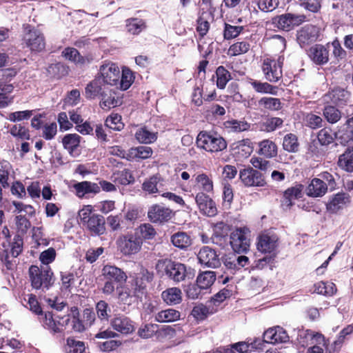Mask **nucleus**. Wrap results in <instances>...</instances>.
Here are the masks:
<instances>
[{"label":"nucleus","instance_id":"1","mask_svg":"<svg viewBox=\"0 0 353 353\" xmlns=\"http://www.w3.org/2000/svg\"><path fill=\"white\" fill-rule=\"evenodd\" d=\"M92 205H85L79 212L80 223L92 236H100L105 232V218L92 212Z\"/></svg>","mask_w":353,"mask_h":353},{"label":"nucleus","instance_id":"2","mask_svg":"<svg viewBox=\"0 0 353 353\" xmlns=\"http://www.w3.org/2000/svg\"><path fill=\"white\" fill-rule=\"evenodd\" d=\"M28 274L31 285L35 290L45 292L54 283L53 272L49 266L31 265Z\"/></svg>","mask_w":353,"mask_h":353},{"label":"nucleus","instance_id":"3","mask_svg":"<svg viewBox=\"0 0 353 353\" xmlns=\"http://www.w3.org/2000/svg\"><path fill=\"white\" fill-rule=\"evenodd\" d=\"M199 148L209 152H218L227 148L225 140L217 134L201 131L196 137Z\"/></svg>","mask_w":353,"mask_h":353},{"label":"nucleus","instance_id":"4","mask_svg":"<svg viewBox=\"0 0 353 353\" xmlns=\"http://www.w3.org/2000/svg\"><path fill=\"white\" fill-rule=\"evenodd\" d=\"M157 269L163 270L165 274L174 282L183 281L187 273L184 264L168 259L159 261Z\"/></svg>","mask_w":353,"mask_h":353},{"label":"nucleus","instance_id":"5","mask_svg":"<svg viewBox=\"0 0 353 353\" xmlns=\"http://www.w3.org/2000/svg\"><path fill=\"white\" fill-rule=\"evenodd\" d=\"M283 61L284 58L282 56H279L276 60L270 58L264 59L262 70L266 80L270 82L275 83L282 78Z\"/></svg>","mask_w":353,"mask_h":353},{"label":"nucleus","instance_id":"6","mask_svg":"<svg viewBox=\"0 0 353 353\" xmlns=\"http://www.w3.org/2000/svg\"><path fill=\"white\" fill-rule=\"evenodd\" d=\"M40 316V321L43 326L52 334L61 332L63 327L68 325L70 321L68 316L60 317L51 312H46L44 314L42 312Z\"/></svg>","mask_w":353,"mask_h":353},{"label":"nucleus","instance_id":"7","mask_svg":"<svg viewBox=\"0 0 353 353\" xmlns=\"http://www.w3.org/2000/svg\"><path fill=\"white\" fill-rule=\"evenodd\" d=\"M117 243L121 253L124 255H131L140 251L143 241L137 235L127 234L119 237Z\"/></svg>","mask_w":353,"mask_h":353},{"label":"nucleus","instance_id":"8","mask_svg":"<svg viewBox=\"0 0 353 353\" xmlns=\"http://www.w3.org/2000/svg\"><path fill=\"white\" fill-rule=\"evenodd\" d=\"M305 20L304 15L287 13L272 18V23L274 27L288 32L301 24Z\"/></svg>","mask_w":353,"mask_h":353},{"label":"nucleus","instance_id":"9","mask_svg":"<svg viewBox=\"0 0 353 353\" xmlns=\"http://www.w3.org/2000/svg\"><path fill=\"white\" fill-rule=\"evenodd\" d=\"M239 179L246 187H263L266 184L264 175L251 167L241 170Z\"/></svg>","mask_w":353,"mask_h":353},{"label":"nucleus","instance_id":"10","mask_svg":"<svg viewBox=\"0 0 353 353\" xmlns=\"http://www.w3.org/2000/svg\"><path fill=\"white\" fill-rule=\"evenodd\" d=\"M100 76H98L109 87L117 85L120 79V70L114 63H106L100 67Z\"/></svg>","mask_w":353,"mask_h":353},{"label":"nucleus","instance_id":"11","mask_svg":"<svg viewBox=\"0 0 353 353\" xmlns=\"http://www.w3.org/2000/svg\"><path fill=\"white\" fill-rule=\"evenodd\" d=\"M23 41L32 51L40 52L45 48L46 42L43 33L33 28L28 30L23 36Z\"/></svg>","mask_w":353,"mask_h":353},{"label":"nucleus","instance_id":"12","mask_svg":"<svg viewBox=\"0 0 353 353\" xmlns=\"http://www.w3.org/2000/svg\"><path fill=\"white\" fill-rule=\"evenodd\" d=\"M229 243L236 253H245L249 250L250 239L246 236L241 228L231 232Z\"/></svg>","mask_w":353,"mask_h":353},{"label":"nucleus","instance_id":"13","mask_svg":"<svg viewBox=\"0 0 353 353\" xmlns=\"http://www.w3.org/2000/svg\"><path fill=\"white\" fill-rule=\"evenodd\" d=\"M172 216V211L162 205L155 204L152 205L148 212V217L150 221L155 223H163L168 222Z\"/></svg>","mask_w":353,"mask_h":353},{"label":"nucleus","instance_id":"14","mask_svg":"<svg viewBox=\"0 0 353 353\" xmlns=\"http://www.w3.org/2000/svg\"><path fill=\"white\" fill-rule=\"evenodd\" d=\"M320 30L317 26L307 24L297 31V41L301 47L315 42L319 37Z\"/></svg>","mask_w":353,"mask_h":353},{"label":"nucleus","instance_id":"15","mask_svg":"<svg viewBox=\"0 0 353 353\" xmlns=\"http://www.w3.org/2000/svg\"><path fill=\"white\" fill-rule=\"evenodd\" d=\"M230 231V227L228 224L223 221L215 223L213 226V234L211 237L212 243L224 248L229 242L228 234Z\"/></svg>","mask_w":353,"mask_h":353},{"label":"nucleus","instance_id":"16","mask_svg":"<svg viewBox=\"0 0 353 353\" xmlns=\"http://www.w3.org/2000/svg\"><path fill=\"white\" fill-rule=\"evenodd\" d=\"M279 237L272 232L262 234L259 237L257 249L264 253L274 254V252L278 247Z\"/></svg>","mask_w":353,"mask_h":353},{"label":"nucleus","instance_id":"17","mask_svg":"<svg viewBox=\"0 0 353 353\" xmlns=\"http://www.w3.org/2000/svg\"><path fill=\"white\" fill-rule=\"evenodd\" d=\"M110 325L114 330L125 335L132 334L135 330L134 323L123 314L114 315Z\"/></svg>","mask_w":353,"mask_h":353},{"label":"nucleus","instance_id":"18","mask_svg":"<svg viewBox=\"0 0 353 353\" xmlns=\"http://www.w3.org/2000/svg\"><path fill=\"white\" fill-rule=\"evenodd\" d=\"M266 343L277 344L289 341L290 336L287 332L281 326H274L265 330L263 333Z\"/></svg>","mask_w":353,"mask_h":353},{"label":"nucleus","instance_id":"19","mask_svg":"<svg viewBox=\"0 0 353 353\" xmlns=\"http://www.w3.org/2000/svg\"><path fill=\"white\" fill-rule=\"evenodd\" d=\"M329 45L315 44L310 47L307 52L310 59L316 65L326 64L329 61Z\"/></svg>","mask_w":353,"mask_h":353},{"label":"nucleus","instance_id":"20","mask_svg":"<svg viewBox=\"0 0 353 353\" xmlns=\"http://www.w3.org/2000/svg\"><path fill=\"white\" fill-rule=\"evenodd\" d=\"M197 258L201 265L208 268H215L220 265V260L216 252L208 246H204L200 250Z\"/></svg>","mask_w":353,"mask_h":353},{"label":"nucleus","instance_id":"21","mask_svg":"<svg viewBox=\"0 0 353 353\" xmlns=\"http://www.w3.org/2000/svg\"><path fill=\"white\" fill-rule=\"evenodd\" d=\"M196 203L200 211L208 216H214L217 209L213 200L203 192H199L195 196Z\"/></svg>","mask_w":353,"mask_h":353},{"label":"nucleus","instance_id":"22","mask_svg":"<svg viewBox=\"0 0 353 353\" xmlns=\"http://www.w3.org/2000/svg\"><path fill=\"white\" fill-rule=\"evenodd\" d=\"M108 87V86L103 81V79L97 77L86 85L85 88V97L88 99H94L97 97L101 98L102 94Z\"/></svg>","mask_w":353,"mask_h":353},{"label":"nucleus","instance_id":"23","mask_svg":"<svg viewBox=\"0 0 353 353\" xmlns=\"http://www.w3.org/2000/svg\"><path fill=\"white\" fill-rule=\"evenodd\" d=\"M329 96L331 101L339 107L351 106V93L343 88H334L329 92Z\"/></svg>","mask_w":353,"mask_h":353},{"label":"nucleus","instance_id":"24","mask_svg":"<svg viewBox=\"0 0 353 353\" xmlns=\"http://www.w3.org/2000/svg\"><path fill=\"white\" fill-rule=\"evenodd\" d=\"M223 263L225 268L234 274L235 271L247 265L249 263V259L245 256L231 254L223 258Z\"/></svg>","mask_w":353,"mask_h":353},{"label":"nucleus","instance_id":"25","mask_svg":"<svg viewBox=\"0 0 353 353\" xmlns=\"http://www.w3.org/2000/svg\"><path fill=\"white\" fill-rule=\"evenodd\" d=\"M102 276L105 280L111 281L115 283H122L127 279V275L121 269L110 265L103 268Z\"/></svg>","mask_w":353,"mask_h":353},{"label":"nucleus","instance_id":"26","mask_svg":"<svg viewBox=\"0 0 353 353\" xmlns=\"http://www.w3.org/2000/svg\"><path fill=\"white\" fill-rule=\"evenodd\" d=\"M350 202V196L343 192L335 194L326 205L327 211L332 214L336 213L343 209L347 204Z\"/></svg>","mask_w":353,"mask_h":353},{"label":"nucleus","instance_id":"27","mask_svg":"<svg viewBox=\"0 0 353 353\" xmlns=\"http://www.w3.org/2000/svg\"><path fill=\"white\" fill-rule=\"evenodd\" d=\"M81 137L77 134H68L64 136L62 143L64 148L67 150L69 154L73 157H78L80 154L78 150L79 147Z\"/></svg>","mask_w":353,"mask_h":353},{"label":"nucleus","instance_id":"28","mask_svg":"<svg viewBox=\"0 0 353 353\" xmlns=\"http://www.w3.org/2000/svg\"><path fill=\"white\" fill-rule=\"evenodd\" d=\"M306 194L311 197H321L327 191L326 183L319 178H314L307 185Z\"/></svg>","mask_w":353,"mask_h":353},{"label":"nucleus","instance_id":"29","mask_svg":"<svg viewBox=\"0 0 353 353\" xmlns=\"http://www.w3.org/2000/svg\"><path fill=\"white\" fill-rule=\"evenodd\" d=\"M336 139L342 145L353 141V117L347 120L346 123L336 132Z\"/></svg>","mask_w":353,"mask_h":353},{"label":"nucleus","instance_id":"30","mask_svg":"<svg viewBox=\"0 0 353 353\" xmlns=\"http://www.w3.org/2000/svg\"><path fill=\"white\" fill-rule=\"evenodd\" d=\"M74 188L76 191L77 196L79 198H83L88 194H97L100 192L99 184L87 181L74 184Z\"/></svg>","mask_w":353,"mask_h":353},{"label":"nucleus","instance_id":"31","mask_svg":"<svg viewBox=\"0 0 353 353\" xmlns=\"http://www.w3.org/2000/svg\"><path fill=\"white\" fill-rule=\"evenodd\" d=\"M172 245L180 250H187L192 243V239L185 232H177L172 234L170 238Z\"/></svg>","mask_w":353,"mask_h":353},{"label":"nucleus","instance_id":"32","mask_svg":"<svg viewBox=\"0 0 353 353\" xmlns=\"http://www.w3.org/2000/svg\"><path fill=\"white\" fill-rule=\"evenodd\" d=\"M163 179L159 174H154L145 180L142 184V189L149 194L157 193L163 186Z\"/></svg>","mask_w":353,"mask_h":353},{"label":"nucleus","instance_id":"33","mask_svg":"<svg viewBox=\"0 0 353 353\" xmlns=\"http://www.w3.org/2000/svg\"><path fill=\"white\" fill-rule=\"evenodd\" d=\"M115 92L108 87L101 97L100 106L102 108L110 109L119 105L120 100L115 97Z\"/></svg>","mask_w":353,"mask_h":353},{"label":"nucleus","instance_id":"34","mask_svg":"<svg viewBox=\"0 0 353 353\" xmlns=\"http://www.w3.org/2000/svg\"><path fill=\"white\" fill-rule=\"evenodd\" d=\"M225 129L228 132L239 133L249 130L250 128V123L246 121L241 119H231L226 121L223 123Z\"/></svg>","mask_w":353,"mask_h":353},{"label":"nucleus","instance_id":"35","mask_svg":"<svg viewBox=\"0 0 353 353\" xmlns=\"http://www.w3.org/2000/svg\"><path fill=\"white\" fill-rule=\"evenodd\" d=\"M181 313L174 309L169 308L161 310L154 316L156 321L159 323H170L179 320Z\"/></svg>","mask_w":353,"mask_h":353},{"label":"nucleus","instance_id":"36","mask_svg":"<svg viewBox=\"0 0 353 353\" xmlns=\"http://www.w3.org/2000/svg\"><path fill=\"white\" fill-rule=\"evenodd\" d=\"M152 154V150L150 147L141 145L132 148L127 153L126 159L131 161L134 158L145 159L150 158Z\"/></svg>","mask_w":353,"mask_h":353},{"label":"nucleus","instance_id":"37","mask_svg":"<svg viewBox=\"0 0 353 353\" xmlns=\"http://www.w3.org/2000/svg\"><path fill=\"white\" fill-rule=\"evenodd\" d=\"M259 152L261 155L266 158H272L277 155V146L274 142L269 139H264L259 143Z\"/></svg>","mask_w":353,"mask_h":353},{"label":"nucleus","instance_id":"38","mask_svg":"<svg viewBox=\"0 0 353 353\" xmlns=\"http://www.w3.org/2000/svg\"><path fill=\"white\" fill-rule=\"evenodd\" d=\"M161 297L168 305H176L182 300L181 291L177 288H168L161 293Z\"/></svg>","mask_w":353,"mask_h":353},{"label":"nucleus","instance_id":"39","mask_svg":"<svg viewBox=\"0 0 353 353\" xmlns=\"http://www.w3.org/2000/svg\"><path fill=\"white\" fill-rule=\"evenodd\" d=\"M303 190V185H296L287 189L284 192V202L288 206L292 205V201L302 197Z\"/></svg>","mask_w":353,"mask_h":353},{"label":"nucleus","instance_id":"40","mask_svg":"<svg viewBox=\"0 0 353 353\" xmlns=\"http://www.w3.org/2000/svg\"><path fill=\"white\" fill-rule=\"evenodd\" d=\"M338 165L347 172H353V149L347 148L338 160Z\"/></svg>","mask_w":353,"mask_h":353},{"label":"nucleus","instance_id":"41","mask_svg":"<svg viewBox=\"0 0 353 353\" xmlns=\"http://www.w3.org/2000/svg\"><path fill=\"white\" fill-rule=\"evenodd\" d=\"M135 138L139 143L149 144L157 140V132L150 131L145 127L141 128L137 130Z\"/></svg>","mask_w":353,"mask_h":353},{"label":"nucleus","instance_id":"42","mask_svg":"<svg viewBox=\"0 0 353 353\" xmlns=\"http://www.w3.org/2000/svg\"><path fill=\"white\" fill-rule=\"evenodd\" d=\"M216 280V274L212 271H205L199 274L196 283L203 290H208Z\"/></svg>","mask_w":353,"mask_h":353},{"label":"nucleus","instance_id":"43","mask_svg":"<svg viewBox=\"0 0 353 353\" xmlns=\"http://www.w3.org/2000/svg\"><path fill=\"white\" fill-rule=\"evenodd\" d=\"M146 28L145 22L138 18H130L126 20V28L132 34H139Z\"/></svg>","mask_w":353,"mask_h":353},{"label":"nucleus","instance_id":"44","mask_svg":"<svg viewBox=\"0 0 353 353\" xmlns=\"http://www.w3.org/2000/svg\"><path fill=\"white\" fill-rule=\"evenodd\" d=\"M250 84L254 90L259 93L276 94L278 88L270 85L267 82H261L256 80H252Z\"/></svg>","mask_w":353,"mask_h":353},{"label":"nucleus","instance_id":"45","mask_svg":"<svg viewBox=\"0 0 353 353\" xmlns=\"http://www.w3.org/2000/svg\"><path fill=\"white\" fill-rule=\"evenodd\" d=\"M65 349L67 353H83L85 346L83 341L77 340L74 337H68Z\"/></svg>","mask_w":353,"mask_h":353},{"label":"nucleus","instance_id":"46","mask_svg":"<svg viewBox=\"0 0 353 353\" xmlns=\"http://www.w3.org/2000/svg\"><path fill=\"white\" fill-rule=\"evenodd\" d=\"M317 139L321 145H328L336 139V132L333 133L330 128H324L319 132Z\"/></svg>","mask_w":353,"mask_h":353},{"label":"nucleus","instance_id":"47","mask_svg":"<svg viewBox=\"0 0 353 353\" xmlns=\"http://www.w3.org/2000/svg\"><path fill=\"white\" fill-rule=\"evenodd\" d=\"M61 287L63 289L70 290L74 286L75 282L79 279L77 273L71 272H61Z\"/></svg>","mask_w":353,"mask_h":353},{"label":"nucleus","instance_id":"48","mask_svg":"<svg viewBox=\"0 0 353 353\" xmlns=\"http://www.w3.org/2000/svg\"><path fill=\"white\" fill-rule=\"evenodd\" d=\"M323 116L330 123H335L341 118V112L336 107L327 105L323 111Z\"/></svg>","mask_w":353,"mask_h":353},{"label":"nucleus","instance_id":"49","mask_svg":"<svg viewBox=\"0 0 353 353\" xmlns=\"http://www.w3.org/2000/svg\"><path fill=\"white\" fill-rule=\"evenodd\" d=\"M299 142L297 137L292 133L287 134L283 141V148L289 152H295L299 150Z\"/></svg>","mask_w":353,"mask_h":353},{"label":"nucleus","instance_id":"50","mask_svg":"<svg viewBox=\"0 0 353 353\" xmlns=\"http://www.w3.org/2000/svg\"><path fill=\"white\" fill-rule=\"evenodd\" d=\"M114 181L121 185H126L134 181V177L130 171L124 169L113 174Z\"/></svg>","mask_w":353,"mask_h":353},{"label":"nucleus","instance_id":"51","mask_svg":"<svg viewBox=\"0 0 353 353\" xmlns=\"http://www.w3.org/2000/svg\"><path fill=\"white\" fill-rule=\"evenodd\" d=\"M216 75L217 88L224 89L231 79L230 73L223 66H219L216 70Z\"/></svg>","mask_w":353,"mask_h":353},{"label":"nucleus","instance_id":"52","mask_svg":"<svg viewBox=\"0 0 353 353\" xmlns=\"http://www.w3.org/2000/svg\"><path fill=\"white\" fill-rule=\"evenodd\" d=\"M296 341L302 347L313 345V332L310 330H298Z\"/></svg>","mask_w":353,"mask_h":353},{"label":"nucleus","instance_id":"53","mask_svg":"<svg viewBox=\"0 0 353 353\" xmlns=\"http://www.w3.org/2000/svg\"><path fill=\"white\" fill-rule=\"evenodd\" d=\"M195 181L199 188L203 192H210L213 190V182L205 174H199Z\"/></svg>","mask_w":353,"mask_h":353},{"label":"nucleus","instance_id":"54","mask_svg":"<svg viewBox=\"0 0 353 353\" xmlns=\"http://www.w3.org/2000/svg\"><path fill=\"white\" fill-rule=\"evenodd\" d=\"M250 163L256 170H260L265 172L270 171L273 166V163L271 161L257 157H252Z\"/></svg>","mask_w":353,"mask_h":353},{"label":"nucleus","instance_id":"55","mask_svg":"<svg viewBox=\"0 0 353 353\" xmlns=\"http://www.w3.org/2000/svg\"><path fill=\"white\" fill-rule=\"evenodd\" d=\"M134 77L132 72L128 68H123L121 78L119 82L120 88L122 90H128L134 82Z\"/></svg>","mask_w":353,"mask_h":353},{"label":"nucleus","instance_id":"56","mask_svg":"<svg viewBox=\"0 0 353 353\" xmlns=\"http://www.w3.org/2000/svg\"><path fill=\"white\" fill-rule=\"evenodd\" d=\"M62 55L68 60L76 63H83L84 59L79 51L74 48H66L62 52Z\"/></svg>","mask_w":353,"mask_h":353},{"label":"nucleus","instance_id":"57","mask_svg":"<svg viewBox=\"0 0 353 353\" xmlns=\"http://www.w3.org/2000/svg\"><path fill=\"white\" fill-rule=\"evenodd\" d=\"M250 45L246 41L236 42L230 46L228 50V54L230 56H237L246 53L250 49Z\"/></svg>","mask_w":353,"mask_h":353},{"label":"nucleus","instance_id":"58","mask_svg":"<svg viewBox=\"0 0 353 353\" xmlns=\"http://www.w3.org/2000/svg\"><path fill=\"white\" fill-rule=\"evenodd\" d=\"M259 105L270 110L281 109V103L279 99L272 97H263L259 101Z\"/></svg>","mask_w":353,"mask_h":353},{"label":"nucleus","instance_id":"59","mask_svg":"<svg viewBox=\"0 0 353 353\" xmlns=\"http://www.w3.org/2000/svg\"><path fill=\"white\" fill-rule=\"evenodd\" d=\"M14 221L17 229L18 230V234H26L31 226L30 221L25 215H17L15 216Z\"/></svg>","mask_w":353,"mask_h":353},{"label":"nucleus","instance_id":"60","mask_svg":"<svg viewBox=\"0 0 353 353\" xmlns=\"http://www.w3.org/2000/svg\"><path fill=\"white\" fill-rule=\"evenodd\" d=\"M304 121L305 125L312 129L321 128L323 123V121L321 117L312 113L307 114L304 118Z\"/></svg>","mask_w":353,"mask_h":353},{"label":"nucleus","instance_id":"61","mask_svg":"<svg viewBox=\"0 0 353 353\" xmlns=\"http://www.w3.org/2000/svg\"><path fill=\"white\" fill-rule=\"evenodd\" d=\"M283 123V119L279 117H272L266 120L262 124V130L266 132H273L276 128L282 126Z\"/></svg>","mask_w":353,"mask_h":353},{"label":"nucleus","instance_id":"62","mask_svg":"<svg viewBox=\"0 0 353 353\" xmlns=\"http://www.w3.org/2000/svg\"><path fill=\"white\" fill-rule=\"evenodd\" d=\"M243 30V26H236L225 23L223 32L224 38L227 40L236 38L240 34Z\"/></svg>","mask_w":353,"mask_h":353},{"label":"nucleus","instance_id":"63","mask_svg":"<svg viewBox=\"0 0 353 353\" xmlns=\"http://www.w3.org/2000/svg\"><path fill=\"white\" fill-rule=\"evenodd\" d=\"M64 66L60 63H52L46 68L47 74L50 77L60 78L65 72Z\"/></svg>","mask_w":353,"mask_h":353},{"label":"nucleus","instance_id":"64","mask_svg":"<svg viewBox=\"0 0 353 353\" xmlns=\"http://www.w3.org/2000/svg\"><path fill=\"white\" fill-rule=\"evenodd\" d=\"M121 120V117L120 115L117 114H112L107 118L105 121V125L110 129L119 131L123 127V124Z\"/></svg>","mask_w":353,"mask_h":353}]
</instances>
